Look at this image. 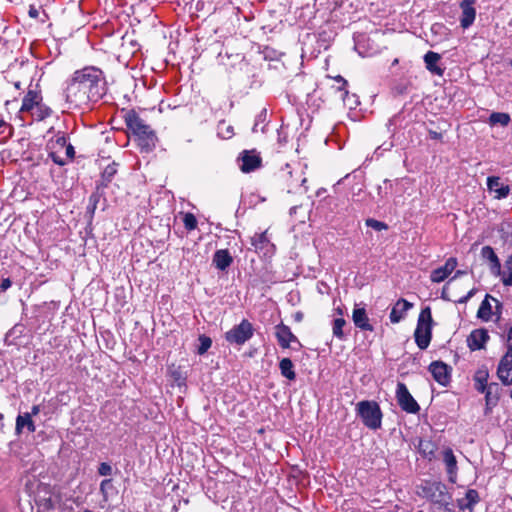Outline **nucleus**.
Wrapping results in <instances>:
<instances>
[{"mask_svg":"<svg viewBox=\"0 0 512 512\" xmlns=\"http://www.w3.org/2000/svg\"><path fill=\"white\" fill-rule=\"evenodd\" d=\"M106 93L103 73L96 67H85L74 72L66 88V100L75 107L97 102Z\"/></svg>","mask_w":512,"mask_h":512,"instance_id":"nucleus-1","label":"nucleus"},{"mask_svg":"<svg viewBox=\"0 0 512 512\" xmlns=\"http://www.w3.org/2000/svg\"><path fill=\"white\" fill-rule=\"evenodd\" d=\"M124 121L137 139L139 146L145 150H151L155 146L156 135L151 127L134 110H129L124 115Z\"/></svg>","mask_w":512,"mask_h":512,"instance_id":"nucleus-2","label":"nucleus"},{"mask_svg":"<svg viewBox=\"0 0 512 512\" xmlns=\"http://www.w3.org/2000/svg\"><path fill=\"white\" fill-rule=\"evenodd\" d=\"M357 415L363 424L372 430H377L382 424V411L375 401L363 400L356 405Z\"/></svg>","mask_w":512,"mask_h":512,"instance_id":"nucleus-3","label":"nucleus"},{"mask_svg":"<svg viewBox=\"0 0 512 512\" xmlns=\"http://www.w3.org/2000/svg\"><path fill=\"white\" fill-rule=\"evenodd\" d=\"M432 323L430 307L422 309L414 332L415 342L421 350L426 349L430 344L432 338Z\"/></svg>","mask_w":512,"mask_h":512,"instance_id":"nucleus-4","label":"nucleus"},{"mask_svg":"<svg viewBox=\"0 0 512 512\" xmlns=\"http://www.w3.org/2000/svg\"><path fill=\"white\" fill-rule=\"evenodd\" d=\"M253 336L252 324L243 319L239 325L226 332L225 339L231 344L242 345Z\"/></svg>","mask_w":512,"mask_h":512,"instance_id":"nucleus-5","label":"nucleus"},{"mask_svg":"<svg viewBox=\"0 0 512 512\" xmlns=\"http://www.w3.org/2000/svg\"><path fill=\"white\" fill-rule=\"evenodd\" d=\"M396 398L399 406L405 412L415 414L420 410L418 403L410 394L404 383L399 382L397 384Z\"/></svg>","mask_w":512,"mask_h":512,"instance_id":"nucleus-6","label":"nucleus"},{"mask_svg":"<svg viewBox=\"0 0 512 512\" xmlns=\"http://www.w3.org/2000/svg\"><path fill=\"white\" fill-rule=\"evenodd\" d=\"M66 144L67 138L64 134H58L55 139H51L47 144L49 157L57 165L63 166L66 164L65 158L61 155Z\"/></svg>","mask_w":512,"mask_h":512,"instance_id":"nucleus-7","label":"nucleus"},{"mask_svg":"<svg viewBox=\"0 0 512 512\" xmlns=\"http://www.w3.org/2000/svg\"><path fill=\"white\" fill-rule=\"evenodd\" d=\"M497 374L504 385L512 383V346H509L507 353L500 360Z\"/></svg>","mask_w":512,"mask_h":512,"instance_id":"nucleus-8","label":"nucleus"},{"mask_svg":"<svg viewBox=\"0 0 512 512\" xmlns=\"http://www.w3.org/2000/svg\"><path fill=\"white\" fill-rule=\"evenodd\" d=\"M275 336L282 348L290 347L291 343H297L301 346L298 338L291 332L290 328L283 323L275 327Z\"/></svg>","mask_w":512,"mask_h":512,"instance_id":"nucleus-9","label":"nucleus"},{"mask_svg":"<svg viewBox=\"0 0 512 512\" xmlns=\"http://www.w3.org/2000/svg\"><path fill=\"white\" fill-rule=\"evenodd\" d=\"M251 245L256 252L263 253L264 255L272 253L275 248L274 244H272L267 237V231L255 233V235L251 237Z\"/></svg>","mask_w":512,"mask_h":512,"instance_id":"nucleus-10","label":"nucleus"},{"mask_svg":"<svg viewBox=\"0 0 512 512\" xmlns=\"http://www.w3.org/2000/svg\"><path fill=\"white\" fill-rule=\"evenodd\" d=\"M429 371L431 372L435 381H437L439 384L446 386L449 383V367L445 363L441 361L432 362L429 366Z\"/></svg>","mask_w":512,"mask_h":512,"instance_id":"nucleus-11","label":"nucleus"},{"mask_svg":"<svg viewBox=\"0 0 512 512\" xmlns=\"http://www.w3.org/2000/svg\"><path fill=\"white\" fill-rule=\"evenodd\" d=\"M475 0H462L460 8L462 10V16L460 19L461 27L466 29L470 27L476 17V9L474 8Z\"/></svg>","mask_w":512,"mask_h":512,"instance_id":"nucleus-12","label":"nucleus"},{"mask_svg":"<svg viewBox=\"0 0 512 512\" xmlns=\"http://www.w3.org/2000/svg\"><path fill=\"white\" fill-rule=\"evenodd\" d=\"M489 335L486 329L480 328L473 330L467 338L468 347L475 351L484 348Z\"/></svg>","mask_w":512,"mask_h":512,"instance_id":"nucleus-13","label":"nucleus"},{"mask_svg":"<svg viewBox=\"0 0 512 512\" xmlns=\"http://www.w3.org/2000/svg\"><path fill=\"white\" fill-rule=\"evenodd\" d=\"M352 320L354 325L362 331H373L374 328L370 324L369 317L364 307L355 305L352 312Z\"/></svg>","mask_w":512,"mask_h":512,"instance_id":"nucleus-14","label":"nucleus"},{"mask_svg":"<svg viewBox=\"0 0 512 512\" xmlns=\"http://www.w3.org/2000/svg\"><path fill=\"white\" fill-rule=\"evenodd\" d=\"M487 188L490 192H494V198L499 200L506 198L510 192V187L501 184L500 178L497 176L487 178Z\"/></svg>","mask_w":512,"mask_h":512,"instance_id":"nucleus-15","label":"nucleus"},{"mask_svg":"<svg viewBox=\"0 0 512 512\" xmlns=\"http://www.w3.org/2000/svg\"><path fill=\"white\" fill-rule=\"evenodd\" d=\"M413 304L401 298L392 307L390 312V321L392 323H399L406 315L407 311L412 308Z\"/></svg>","mask_w":512,"mask_h":512,"instance_id":"nucleus-16","label":"nucleus"},{"mask_svg":"<svg viewBox=\"0 0 512 512\" xmlns=\"http://www.w3.org/2000/svg\"><path fill=\"white\" fill-rule=\"evenodd\" d=\"M490 300L494 301L496 303V307L499 308L501 305L499 301L487 294L485 296V299L481 302L480 307L477 311V317L483 321H489L492 316V305L490 303Z\"/></svg>","mask_w":512,"mask_h":512,"instance_id":"nucleus-17","label":"nucleus"},{"mask_svg":"<svg viewBox=\"0 0 512 512\" xmlns=\"http://www.w3.org/2000/svg\"><path fill=\"white\" fill-rule=\"evenodd\" d=\"M242 164L240 166L241 171L248 173L251 172L261 165V158L253 153L245 151L241 157Z\"/></svg>","mask_w":512,"mask_h":512,"instance_id":"nucleus-18","label":"nucleus"},{"mask_svg":"<svg viewBox=\"0 0 512 512\" xmlns=\"http://www.w3.org/2000/svg\"><path fill=\"white\" fill-rule=\"evenodd\" d=\"M39 101H42L40 93L34 90H29L22 100L20 112L31 113Z\"/></svg>","mask_w":512,"mask_h":512,"instance_id":"nucleus-19","label":"nucleus"},{"mask_svg":"<svg viewBox=\"0 0 512 512\" xmlns=\"http://www.w3.org/2000/svg\"><path fill=\"white\" fill-rule=\"evenodd\" d=\"M232 262L233 258L227 249L217 250L213 256V264L222 271L226 270Z\"/></svg>","mask_w":512,"mask_h":512,"instance_id":"nucleus-20","label":"nucleus"},{"mask_svg":"<svg viewBox=\"0 0 512 512\" xmlns=\"http://www.w3.org/2000/svg\"><path fill=\"white\" fill-rule=\"evenodd\" d=\"M443 461L446 465L447 472L450 475V480L454 482V478L457 474V460L451 448H446L443 451Z\"/></svg>","mask_w":512,"mask_h":512,"instance_id":"nucleus-21","label":"nucleus"},{"mask_svg":"<svg viewBox=\"0 0 512 512\" xmlns=\"http://www.w3.org/2000/svg\"><path fill=\"white\" fill-rule=\"evenodd\" d=\"M440 55L433 51H428L424 56V62L426 64V68L433 74L441 76L443 74V69L437 66V62L440 60Z\"/></svg>","mask_w":512,"mask_h":512,"instance_id":"nucleus-22","label":"nucleus"},{"mask_svg":"<svg viewBox=\"0 0 512 512\" xmlns=\"http://www.w3.org/2000/svg\"><path fill=\"white\" fill-rule=\"evenodd\" d=\"M418 450L423 457L431 460L437 450L436 444L429 439H421L418 444Z\"/></svg>","mask_w":512,"mask_h":512,"instance_id":"nucleus-23","label":"nucleus"},{"mask_svg":"<svg viewBox=\"0 0 512 512\" xmlns=\"http://www.w3.org/2000/svg\"><path fill=\"white\" fill-rule=\"evenodd\" d=\"M481 256L484 260H487L490 263L492 270L500 269V261L491 246H484L481 250Z\"/></svg>","mask_w":512,"mask_h":512,"instance_id":"nucleus-24","label":"nucleus"},{"mask_svg":"<svg viewBox=\"0 0 512 512\" xmlns=\"http://www.w3.org/2000/svg\"><path fill=\"white\" fill-rule=\"evenodd\" d=\"M428 491H433L429 495L430 499L436 503H442L446 500L445 486L441 483H432L428 487Z\"/></svg>","mask_w":512,"mask_h":512,"instance_id":"nucleus-25","label":"nucleus"},{"mask_svg":"<svg viewBox=\"0 0 512 512\" xmlns=\"http://www.w3.org/2000/svg\"><path fill=\"white\" fill-rule=\"evenodd\" d=\"M51 113L52 110L47 105L42 103V101H39V103L35 106L30 115L34 120L42 121L45 118L49 117Z\"/></svg>","mask_w":512,"mask_h":512,"instance_id":"nucleus-26","label":"nucleus"},{"mask_svg":"<svg viewBox=\"0 0 512 512\" xmlns=\"http://www.w3.org/2000/svg\"><path fill=\"white\" fill-rule=\"evenodd\" d=\"M24 427H27L28 431L29 432H34L35 431V425L31 419V414H24V415H19L16 419V431L18 433L21 432V430L24 428Z\"/></svg>","mask_w":512,"mask_h":512,"instance_id":"nucleus-27","label":"nucleus"},{"mask_svg":"<svg viewBox=\"0 0 512 512\" xmlns=\"http://www.w3.org/2000/svg\"><path fill=\"white\" fill-rule=\"evenodd\" d=\"M279 368L281 371L282 376L289 380H294L296 377L295 371H294V365L292 361L289 358H283L279 363Z\"/></svg>","mask_w":512,"mask_h":512,"instance_id":"nucleus-28","label":"nucleus"},{"mask_svg":"<svg viewBox=\"0 0 512 512\" xmlns=\"http://www.w3.org/2000/svg\"><path fill=\"white\" fill-rule=\"evenodd\" d=\"M488 371L481 369L478 370L475 374L474 380H475V389L481 393H484L486 390V387L489 385L487 384L488 380Z\"/></svg>","mask_w":512,"mask_h":512,"instance_id":"nucleus-29","label":"nucleus"},{"mask_svg":"<svg viewBox=\"0 0 512 512\" xmlns=\"http://www.w3.org/2000/svg\"><path fill=\"white\" fill-rule=\"evenodd\" d=\"M510 122V115L503 112H493L489 117V123L491 125L500 124L501 126H507Z\"/></svg>","mask_w":512,"mask_h":512,"instance_id":"nucleus-30","label":"nucleus"},{"mask_svg":"<svg viewBox=\"0 0 512 512\" xmlns=\"http://www.w3.org/2000/svg\"><path fill=\"white\" fill-rule=\"evenodd\" d=\"M217 131L219 137L223 139H230L234 135L233 126L227 124L225 121L219 122L217 126Z\"/></svg>","mask_w":512,"mask_h":512,"instance_id":"nucleus-31","label":"nucleus"},{"mask_svg":"<svg viewBox=\"0 0 512 512\" xmlns=\"http://www.w3.org/2000/svg\"><path fill=\"white\" fill-rule=\"evenodd\" d=\"M345 325H346V321L343 318H336L333 321L332 332H333V335L336 338H338L339 340H344L345 339V335H344V332H343V327Z\"/></svg>","mask_w":512,"mask_h":512,"instance_id":"nucleus-32","label":"nucleus"},{"mask_svg":"<svg viewBox=\"0 0 512 512\" xmlns=\"http://www.w3.org/2000/svg\"><path fill=\"white\" fill-rule=\"evenodd\" d=\"M497 389H498V384L497 383H491L489 384L487 387H486V390H485V397H486V402H487V405H495L498 398L496 395H493V393L497 392Z\"/></svg>","mask_w":512,"mask_h":512,"instance_id":"nucleus-33","label":"nucleus"},{"mask_svg":"<svg viewBox=\"0 0 512 512\" xmlns=\"http://www.w3.org/2000/svg\"><path fill=\"white\" fill-rule=\"evenodd\" d=\"M448 276L449 274L441 266L431 272L430 279L434 283H440L444 281Z\"/></svg>","mask_w":512,"mask_h":512,"instance_id":"nucleus-34","label":"nucleus"},{"mask_svg":"<svg viewBox=\"0 0 512 512\" xmlns=\"http://www.w3.org/2000/svg\"><path fill=\"white\" fill-rule=\"evenodd\" d=\"M183 223L187 230L191 231L197 227V219L192 213H186L183 217Z\"/></svg>","mask_w":512,"mask_h":512,"instance_id":"nucleus-35","label":"nucleus"},{"mask_svg":"<svg viewBox=\"0 0 512 512\" xmlns=\"http://www.w3.org/2000/svg\"><path fill=\"white\" fill-rule=\"evenodd\" d=\"M199 341H200V346L198 347V353L200 355H202V354L206 353L207 350L211 347L212 341L209 337L204 336V335H201L199 337Z\"/></svg>","mask_w":512,"mask_h":512,"instance_id":"nucleus-36","label":"nucleus"},{"mask_svg":"<svg viewBox=\"0 0 512 512\" xmlns=\"http://www.w3.org/2000/svg\"><path fill=\"white\" fill-rule=\"evenodd\" d=\"M366 225L368 227H371V228L377 230V231L386 230L388 228L386 223L378 221V220L373 219V218L367 219L366 220Z\"/></svg>","mask_w":512,"mask_h":512,"instance_id":"nucleus-37","label":"nucleus"},{"mask_svg":"<svg viewBox=\"0 0 512 512\" xmlns=\"http://www.w3.org/2000/svg\"><path fill=\"white\" fill-rule=\"evenodd\" d=\"M457 266L456 258H449L446 263L442 266V268L450 275Z\"/></svg>","mask_w":512,"mask_h":512,"instance_id":"nucleus-38","label":"nucleus"},{"mask_svg":"<svg viewBox=\"0 0 512 512\" xmlns=\"http://www.w3.org/2000/svg\"><path fill=\"white\" fill-rule=\"evenodd\" d=\"M116 169L113 165H109L103 171V179L107 182L111 181L112 177L115 175Z\"/></svg>","mask_w":512,"mask_h":512,"instance_id":"nucleus-39","label":"nucleus"},{"mask_svg":"<svg viewBox=\"0 0 512 512\" xmlns=\"http://www.w3.org/2000/svg\"><path fill=\"white\" fill-rule=\"evenodd\" d=\"M466 499L470 505L476 504L479 501V495L476 490H468L466 493Z\"/></svg>","mask_w":512,"mask_h":512,"instance_id":"nucleus-40","label":"nucleus"},{"mask_svg":"<svg viewBox=\"0 0 512 512\" xmlns=\"http://www.w3.org/2000/svg\"><path fill=\"white\" fill-rule=\"evenodd\" d=\"M335 80L341 83V86L338 87L339 91H343L342 99H345V96L348 95V91L346 90L347 81L340 75L335 77Z\"/></svg>","mask_w":512,"mask_h":512,"instance_id":"nucleus-41","label":"nucleus"},{"mask_svg":"<svg viewBox=\"0 0 512 512\" xmlns=\"http://www.w3.org/2000/svg\"><path fill=\"white\" fill-rule=\"evenodd\" d=\"M64 154H65V160H72L75 156V150H74V147L67 142L66 146H65V149H64Z\"/></svg>","mask_w":512,"mask_h":512,"instance_id":"nucleus-42","label":"nucleus"},{"mask_svg":"<svg viewBox=\"0 0 512 512\" xmlns=\"http://www.w3.org/2000/svg\"><path fill=\"white\" fill-rule=\"evenodd\" d=\"M98 472L100 475L102 476H108L111 474L112 472V468L111 466L108 464V463H101L99 468H98Z\"/></svg>","mask_w":512,"mask_h":512,"instance_id":"nucleus-43","label":"nucleus"},{"mask_svg":"<svg viewBox=\"0 0 512 512\" xmlns=\"http://www.w3.org/2000/svg\"><path fill=\"white\" fill-rule=\"evenodd\" d=\"M507 270H508V276L504 280V283L507 285H512V256L509 257L507 261Z\"/></svg>","mask_w":512,"mask_h":512,"instance_id":"nucleus-44","label":"nucleus"},{"mask_svg":"<svg viewBox=\"0 0 512 512\" xmlns=\"http://www.w3.org/2000/svg\"><path fill=\"white\" fill-rule=\"evenodd\" d=\"M111 486V479H105L100 484V491L104 498L107 499V487Z\"/></svg>","mask_w":512,"mask_h":512,"instance_id":"nucleus-45","label":"nucleus"},{"mask_svg":"<svg viewBox=\"0 0 512 512\" xmlns=\"http://www.w3.org/2000/svg\"><path fill=\"white\" fill-rule=\"evenodd\" d=\"M11 285H12V282L9 278H2L1 283H0V291L1 292L6 291L8 288L11 287Z\"/></svg>","mask_w":512,"mask_h":512,"instance_id":"nucleus-46","label":"nucleus"},{"mask_svg":"<svg viewBox=\"0 0 512 512\" xmlns=\"http://www.w3.org/2000/svg\"><path fill=\"white\" fill-rule=\"evenodd\" d=\"M475 293H476V289L472 288L465 296L461 297L456 302L457 303H466L471 297L474 296Z\"/></svg>","mask_w":512,"mask_h":512,"instance_id":"nucleus-47","label":"nucleus"},{"mask_svg":"<svg viewBox=\"0 0 512 512\" xmlns=\"http://www.w3.org/2000/svg\"><path fill=\"white\" fill-rule=\"evenodd\" d=\"M28 14L31 18H37L39 15L38 10L34 6H30Z\"/></svg>","mask_w":512,"mask_h":512,"instance_id":"nucleus-48","label":"nucleus"},{"mask_svg":"<svg viewBox=\"0 0 512 512\" xmlns=\"http://www.w3.org/2000/svg\"><path fill=\"white\" fill-rule=\"evenodd\" d=\"M429 136L431 139H436V140H439L442 138V134L437 132V131H433V130H429Z\"/></svg>","mask_w":512,"mask_h":512,"instance_id":"nucleus-49","label":"nucleus"},{"mask_svg":"<svg viewBox=\"0 0 512 512\" xmlns=\"http://www.w3.org/2000/svg\"><path fill=\"white\" fill-rule=\"evenodd\" d=\"M39 412H40V407H39L38 405H34V406L32 407V409H31V413H30V414H31V417H32L33 415H37Z\"/></svg>","mask_w":512,"mask_h":512,"instance_id":"nucleus-50","label":"nucleus"},{"mask_svg":"<svg viewBox=\"0 0 512 512\" xmlns=\"http://www.w3.org/2000/svg\"><path fill=\"white\" fill-rule=\"evenodd\" d=\"M507 341H508V347L512 346V327L508 331Z\"/></svg>","mask_w":512,"mask_h":512,"instance_id":"nucleus-51","label":"nucleus"},{"mask_svg":"<svg viewBox=\"0 0 512 512\" xmlns=\"http://www.w3.org/2000/svg\"><path fill=\"white\" fill-rule=\"evenodd\" d=\"M294 319H295L296 322H301L302 319H303V314L301 312L295 313Z\"/></svg>","mask_w":512,"mask_h":512,"instance_id":"nucleus-52","label":"nucleus"},{"mask_svg":"<svg viewBox=\"0 0 512 512\" xmlns=\"http://www.w3.org/2000/svg\"><path fill=\"white\" fill-rule=\"evenodd\" d=\"M463 274H464V272L459 270L456 272L454 278L458 277L459 275H463Z\"/></svg>","mask_w":512,"mask_h":512,"instance_id":"nucleus-53","label":"nucleus"},{"mask_svg":"<svg viewBox=\"0 0 512 512\" xmlns=\"http://www.w3.org/2000/svg\"><path fill=\"white\" fill-rule=\"evenodd\" d=\"M337 312H338L339 314H342V310H341L340 308H338V309H337Z\"/></svg>","mask_w":512,"mask_h":512,"instance_id":"nucleus-54","label":"nucleus"},{"mask_svg":"<svg viewBox=\"0 0 512 512\" xmlns=\"http://www.w3.org/2000/svg\"><path fill=\"white\" fill-rule=\"evenodd\" d=\"M442 297H443L444 299L446 298V297H445V291H444V290H443V292H442Z\"/></svg>","mask_w":512,"mask_h":512,"instance_id":"nucleus-55","label":"nucleus"},{"mask_svg":"<svg viewBox=\"0 0 512 512\" xmlns=\"http://www.w3.org/2000/svg\"><path fill=\"white\" fill-rule=\"evenodd\" d=\"M2 418H3V416H2V414L0 413V420H2Z\"/></svg>","mask_w":512,"mask_h":512,"instance_id":"nucleus-56","label":"nucleus"},{"mask_svg":"<svg viewBox=\"0 0 512 512\" xmlns=\"http://www.w3.org/2000/svg\"><path fill=\"white\" fill-rule=\"evenodd\" d=\"M83 512H92V511H90V510H84Z\"/></svg>","mask_w":512,"mask_h":512,"instance_id":"nucleus-57","label":"nucleus"}]
</instances>
